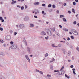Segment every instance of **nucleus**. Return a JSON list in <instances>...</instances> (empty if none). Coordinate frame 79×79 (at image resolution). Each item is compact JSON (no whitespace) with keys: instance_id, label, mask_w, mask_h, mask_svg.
<instances>
[{"instance_id":"obj_28","label":"nucleus","mask_w":79,"mask_h":79,"mask_svg":"<svg viewBox=\"0 0 79 79\" xmlns=\"http://www.w3.org/2000/svg\"><path fill=\"white\" fill-rule=\"evenodd\" d=\"M56 35H58V36H59V35H60V34H59V33L58 32H56Z\"/></svg>"},{"instance_id":"obj_15","label":"nucleus","mask_w":79,"mask_h":79,"mask_svg":"<svg viewBox=\"0 0 79 79\" xmlns=\"http://www.w3.org/2000/svg\"><path fill=\"white\" fill-rule=\"evenodd\" d=\"M4 55V53L2 52H0V55Z\"/></svg>"},{"instance_id":"obj_29","label":"nucleus","mask_w":79,"mask_h":79,"mask_svg":"<svg viewBox=\"0 0 79 79\" xmlns=\"http://www.w3.org/2000/svg\"><path fill=\"white\" fill-rule=\"evenodd\" d=\"M61 72V74H63L64 73V72L63 70H62Z\"/></svg>"},{"instance_id":"obj_45","label":"nucleus","mask_w":79,"mask_h":79,"mask_svg":"<svg viewBox=\"0 0 79 79\" xmlns=\"http://www.w3.org/2000/svg\"><path fill=\"white\" fill-rule=\"evenodd\" d=\"M73 5H76V2H73Z\"/></svg>"},{"instance_id":"obj_23","label":"nucleus","mask_w":79,"mask_h":79,"mask_svg":"<svg viewBox=\"0 0 79 79\" xmlns=\"http://www.w3.org/2000/svg\"><path fill=\"white\" fill-rule=\"evenodd\" d=\"M50 68L52 70H53V66L51 65L50 66Z\"/></svg>"},{"instance_id":"obj_33","label":"nucleus","mask_w":79,"mask_h":79,"mask_svg":"<svg viewBox=\"0 0 79 79\" xmlns=\"http://www.w3.org/2000/svg\"><path fill=\"white\" fill-rule=\"evenodd\" d=\"M48 55V53H46L45 55V57H47Z\"/></svg>"},{"instance_id":"obj_8","label":"nucleus","mask_w":79,"mask_h":79,"mask_svg":"<svg viewBox=\"0 0 79 79\" xmlns=\"http://www.w3.org/2000/svg\"><path fill=\"white\" fill-rule=\"evenodd\" d=\"M36 72H39V73H40V74H43V73L42 71H40L37 69L36 70Z\"/></svg>"},{"instance_id":"obj_35","label":"nucleus","mask_w":79,"mask_h":79,"mask_svg":"<svg viewBox=\"0 0 79 79\" xmlns=\"http://www.w3.org/2000/svg\"><path fill=\"white\" fill-rule=\"evenodd\" d=\"M71 38L72 39H74V36H71Z\"/></svg>"},{"instance_id":"obj_11","label":"nucleus","mask_w":79,"mask_h":79,"mask_svg":"<svg viewBox=\"0 0 79 79\" xmlns=\"http://www.w3.org/2000/svg\"><path fill=\"white\" fill-rule=\"evenodd\" d=\"M17 2L16 1H13L11 3V4L12 5H14V4H15V3H16Z\"/></svg>"},{"instance_id":"obj_14","label":"nucleus","mask_w":79,"mask_h":79,"mask_svg":"<svg viewBox=\"0 0 79 79\" xmlns=\"http://www.w3.org/2000/svg\"><path fill=\"white\" fill-rule=\"evenodd\" d=\"M3 47L4 48H6L7 47V46H6V44L4 43L3 44Z\"/></svg>"},{"instance_id":"obj_18","label":"nucleus","mask_w":79,"mask_h":79,"mask_svg":"<svg viewBox=\"0 0 79 79\" xmlns=\"http://www.w3.org/2000/svg\"><path fill=\"white\" fill-rule=\"evenodd\" d=\"M72 11L73 13H76V12H75V10H74V9H72Z\"/></svg>"},{"instance_id":"obj_22","label":"nucleus","mask_w":79,"mask_h":79,"mask_svg":"<svg viewBox=\"0 0 79 79\" xmlns=\"http://www.w3.org/2000/svg\"><path fill=\"white\" fill-rule=\"evenodd\" d=\"M55 28L54 27L53 28V29L52 30V31L54 32H55Z\"/></svg>"},{"instance_id":"obj_60","label":"nucleus","mask_w":79,"mask_h":79,"mask_svg":"<svg viewBox=\"0 0 79 79\" xmlns=\"http://www.w3.org/2000/svg\"><path fill=\"white\" fill-rule=\"evenodd\" d=\"M27 5H26L25 6V9H26V8H27Z\"/></svg>"},{"instance_id":"obj_32","label":"nucleus","mask_w":79,"mask_h":79,"mask_svg":"<svg viewBox=\"0 0 79 79\" xmlns=\"http://www.w3.org/2000/svg\"><path fill=\"white\" fill-rule=\"evenodd\" d=\"M56 7V6H55V5H52V8H55Z\"/></svg>"},{"instance_id":"obj_37","label":"nucleus","mask_w":79,"mask_h":79,"mask_svg":"<svg viewBox=\"0 0 79 79\" xmlns=\"http://www.w3.org/2000/svg\"><path fill=\"white\" fill-rule=\"evenodd\" d=\"M0 30L1 31H3V28L2 27H0Z\"/></svg>"},{"instance_id":"obj_31","label":"nucleus","mask_w":79,"mask_h":79,"mask_svg":"<svg viewBox=\"0 0 79 79\" xmlns=\"http://www.w3.org/2000/svg\"><path fill=\"white\" fill-rule=\"evenodd\" d=\"M0 42H1V43H3L4 42H3V40H0Z\"/></svg>"},{"instance_id":"obj_12","label":"nucleus","mask_w":79,"mask_h":79,"mask_svg":"<svg viewBox=\"0 0 79 79\" xmlns=\"http://www.w3.org/2000/svg\"><path fill=\"white\" fill-rule=\"evenodd\" d=\"M55 60L54 58H53L50 61V63H52L53 62V61H55Z\"/></svg>"},{"instance_id":"obj_27","label":"nucleus","mask_w":79,"mask_h":79,"mask_svg":"<svg viewBox=\"0 0 79 79\" xmlns=\"http://www.w3.org/2000/svg\"><path fill=\"white\" fill-rule=\"evenodd\" d=\"M64 69V66H62L61 69L60 70V71H61L62 70H63V69Z\"/></svg>"},{"instance_id":"obj_62","label":"nucleus","mask_w":79,"mask_h":79,"mask_svg":"<svg viewBox=\"0 0 79 79\" xmlns=\"http://www.w3.org/2000/svg\"><path fill=\"white\" fill-rule=\"evenodd\" d=\"M21 47L22 49H24V48H23V45H21Z\"/></svg>"},{"instance_id":"obj_64","label":"nucleus","mask_w":79,"mask_h":79,"mask_svg":"<svg viewBox=\"0 0 79 79\" xmlns=\"http://www.w3.org/2000/svg\"><path fill=\"white\" fill-rule=\"evenodd\" d=\"M68 13H69V14H71V11L69 10V11H68Z\"/></svg>"},{"instance_id":"obj_4","label":"nucleus","mask_w":79,"mask_h":79,"mask_svg":"<svg viewBox=\"0 0 79 79\" xmlns=\"http://www.w3.org/2000/svg\"><path fill=\"white\" fill-rule=\"evenodd\" d=\"M41 35H46L47 33L44 31H42L40 33Z\"/></svg>"},{"instance_id":"obj_55","label":"nucleus","mask_w":79,"mask_h":79,"mask_svg":"<svg viewBox=\"0 0 79 79\" xmlns=\"http://www.w3.org/2000/svg\"><path fill=\"white\" fill-rule=\"evenodd\" d=\"M34 18H37V16L35 15L34 16Z\"/></svg>"},{"instance_id":"obj_52","label":"nucleus","mask_w":79,"mask_h":79,"mask_svg":"<svg viewBox=\"0 0 79 79\" xmlns=\"http://www.w3.org/2000/svg\"><path fill=\"white\" fill-rule=\"evenodd\" d=\"M39 38H40V39H42V38H43V37H42V36H40L39 37Z\"/></svg>"},{"instance_id":"obj_7","label":"nucleus","mask_w":79,"mask_h":79,"mask_svg":"<svg viewBox=\"0 0 79 79\" xmlns=\"http://www.w3.org/2000/svg\"><path fill=\"white\" fill-rule=\"evenodd\" d=\"M29 17L27 16H26L25 18H24V21H27L29 19Z\"/></svg>"},{"instance_id":"obj_53","label":"nucleus","mask_w":79,"mask_h":79,"mask_svg":"<svg viewBox=\"0 0 79 79\" xmlns=\"http://www.w3.org/2000/svg\"><path fill=\"white\" fill-rule=\"evenodd\" d=\"M56 13H60V11L59 10H57L56 11Z\"/></svg>"},{"instance_id":"obj_6","label":"nucleus","mask_w":79,"mask_h":79,"mask_svg":"<svg viewBox=\"0 0 79 79\" xmlns=\"http://www.w3.org/2000/svg\"><path fill=\"white\" fill-rule=\"evenodd\" d=\"M11 37L10 35H7L6 37V39L7 40H10L11 39Z\"/></svg>"},{"instance_id":"obj_10","label":"nucleus","mask_w":79,"mask_h":79,"mask_svg":"<svg viewBox=\"0 0 79 79\" xmlns=\"http://www.w3.org/2000/svg\"><path fill=\"white\" fill-rule=\"evenodd\" d=\"M40 4V3L39 2H36L34 3L35 5H39Z\"/></svg>"},{"instance_id":"obj_13","label":"nucleus","mask_w":79,"mask_h":79,"mask_svg":"<svg viewBox=\"0 0 79 79\" xmlns=\"http://www.w3.org/2000/svg\"><path fill=\"white\" fill-rule=\"evenodd\" d=\"M34 26V25L33 24H30V27H33Z\"/></svg>"},{"instance_id":"obj_3","label":"nucleus","mask_w":79,"mask_h":79,"mask_svg":"<svg viewBox=\"0 0 79 79\" xmlns=\"http://www.w3.org/2000/svg\"><path fill=\"white\" fill-rule=\"evenodd\" d=\"M10 48H11V49H16V48H17V45L16 44L11 45Z\"/></svg>"},{"instance_id":"obj_46","label":"nucleus","mask_w":79,"mask_h":79,"mask_svg":"<svg viewBox=\"0 0 79 79\" xmlns=\"http://www.w3.org/2000/svg\"><path fill=\"white\" fill-rule=\"evenodd\" d=\"M10 32L11 34H12V33H13V31H12V30H10Z\"/></svg>"},{"instance_id":"obj_36","label":"nucleus","mask_w":79,"mask_h":79,"mask_svg":"<svg viewBox=\"0 0 79 79\" xmlns=\"http://www.w3.org/2000/svg\"><path fill=\"white\" fill-rule=\"evenodd\" d=\"M21 9L22 10H24V6H22L21 7Z\"/></svg>"},{"instance_id":"obj_48","label":"nucleus","mask_w":79,"mask_h":79,"mask_svg":"<svg viewBox=\"0 0 79 79\" xmlns=\"http://www.w3.org/2000/svg\"><path fill=\"white\" fill-rule=\"evenodd\" d=\"M66 29V28H63V30H64V31H65Z\"/></svg>"},{"instance_id":"obj_40","label":"nucleus","mask_w":79,"mask_h":79,"mask_svg":"<svg viewBox=\"0 0 79 79\" xmlns=\"http://www.w3.org/2000/svg\"><path fill=\"white\" fill-rule=\"evenodd\" d=\"M77 22H76V21H74L73 22V24H76V23H77Z\"/></svg>"},{"instance_id":"obj_17","label":"nucleus","mask_w":79,"mask_h":79,"mask_svg":"<svg viewBox=\"0 0 79 79\" xmlns=\"http://www.w3.org/2000/svg\"><path fill=\"white\" fill-rule=\"evenodd\" d=\"M63 20L64 22H66L67 21V20H66V19H65V18H63Z\"/></svg>"},{"instance_id":"obj_44","label":"nucleus","mask_w":79,"mask_h":79,"mask_svg":"<svg viewBox=\"0 0 79 79\" xmlns=\"http://www.w3.org/2000/svg\"><path fill=\"white\" fill-rule=\"evenodd\" d=\"M16 34H17V32H15L14 33V35H16Z\"/></svg>"},{"instance_id":"obj_16","label":"nucleus","mask_w":79,"mask_h":79,"mask_svg":"<svg viewBox=\"0 0 79 79\" xmlns=\"http://www.w3.org/2000/svg\"><path fill=\"white\" fill-rule=\"evenodd\" d=\"M63 53L64 55H65V54H67V52L65 51V50H64L63 51Z\"/></svg>"},{"instance_id":"obj_2","label":"nucleus","mask_w":79,"mask_h":79,"mask_svg":"<svg viewBox=\"0 0 79 79\" xmlns=\"http://www.w3.org/2000/svg\"><path fill=\"white\" fill-rule=\"evenodd\" d=\"M71 31L72 32H73V34L75 35H78V33H77V31L75 29H72Z\"/></svg>"},{"instance_id":"obj_59","label":"nucleus","mask_w":79,"mask_h":79,"mask_svg":"<svg viewBox=\"0 0 79 79\" xmlns=\"http://www.w3.org/2000/svg\"><path fill=\"white\" fill-rule=\"evenodd\" d=\"M59 27L60 28H62V26H61V25H59Z\"/></svg>"},{"instance_id":"obj_63","label":"nucleus","mask_w":79,"mask_h":79,"mask_svg":"<svg viewBox=\"0 0 79 79\" xmlns=\"http://www.w3.org/2000/svg\"><path fill=\"white\" fill-rule=\"evenodd\" d=\"M44 13H45V12L44 11H42V14H44Z\"/></svg>"},{"instance_id":"obj_41","label":"nucleus","mask_w":79,"mask_h":79,"mask_svg":"<svg viewBox=\"0 0 79 79\" xmlns=\"http://www.w3.org/2000/svg\"><path fill=\"white\" fill-rule=\"evenodd\" d=\"M14 43V42H13V41H11L10 42V44H13Z\"/></svg>"},{"instance_id":"obj_49","label":"nucleus","mask_w":79,"mask_h":79,"mask_svg":"<svg viewBox=\"0 0 79 79\" xmlns=\"http://www.w3.org/2000/svg\"><path fill=\"white\" fill-rule=\"evenodd\" d=\"M17 7H19V8H21V6H20L18 5Z\"/></svg>"},{"instance_id":"obj_1","label":"nucleus","mask_w":79,"mask_h":79,"mask_svg":"<svg viewBox=\"0 0 79 79\" xmlns=\"http://www.w3.org/2000/svg\"><path fill=\"white\" fill-rule=\"evenodd\" d=\"M46 31L47 33L49 35H52V32H51V31L49 29H46Z\"/></svg>"},{"instance_id":"obj_9","label":"nucleus","mask_w":79,"mask_h":79,"mask_svg":"<svg viewBox=\"0 0 79 79\" xmlns=\"http://www.w3.org/2000/svg\"><path fill=\"white\" fill-rule=\"evenodd\" d=\"M27 50L28 53H30V52H31V49L30 48L27 47Z\"/></svg>"},{"instance_id":"obj_47","label":"nucleus","mask_w":79,"mask_h":79,"mask_svg":"<svg viewBox=\"0 0 79 79\" xmlns=\"http://www.w3.org/2000/svg\"><path fill=\"white\" fill-rule=\"evenodd\" d=\"M42 6H45V4H43L42 5Z\"/></svg>"},{"instance_id":"obj_58","label":"nucleus","mask_w":79,"mask_h":79,"mask_svg":"<svg viewBox=\"0 0 79 79\" xmlns=\"http://www.w3.org/2000/svg\"><path fill=\"white\" fill-rule=\"evenodd\" d=\"M46 79H51V78H50L48 77H46Z\"/></svg>"},{"instance_id":"obj_57","label":"nucleus","mask_w":79,"mask_h":79,"mask_svg":"<svg viewBox=\"0 0 79 79\" xmlns=\"http://www.w3.org/2000/svg\"><path fill=\"white\" fill-rule=\"evenodd\" d=\"M3 19V18L2 17H0V20H2Z\"/></svg>"},{"instance_id":"obj_25","label":"nucleus","mask_w":79,"mask_h":79,"mask_svg":"<svg viewBox=\"0 0 79 79\" xmlns=\"http://www.w3.org/2000/svg\"><path fill=\"white\" fill-rule=\"evenodd\" d=\"M25 56L26 59H27V58H29V57L28 56V55H26Z\"/></svg>"},{"instance_id":"obj_42","label":"nucleus","mask_w":79,"mask_h":79,"mask_svg":"<svg viewBox=\"0 0 79 79\" xmlns=\"http://www.w3.org/2000/svg\"><path fill=\"white\" fill-rule=\"evenodd\" d=\"M74 67V66L73 65H71V66H70V68H73V67Z\"/></svg>"},{"instance_id":"obj_54","label":"nucleus","mask_w":79,"mask_h":79,"mask_svg":"<svg viewBox=\"0 0 79 79\" xmlns=\"http://www.w3.org/2000/svg\"><path fill=\"white\" fill-rule=\"evenodd\" d=\"M67 40H70V38L69 37H68Z\"/></svg>"},{"instance_id":"obj_61","label":"nucleus","mask_w":79,"mask_h":79,"mask_svg":"<svg viewBox=\"0 0 79 79\" xmlns=\"http://www.w3.org/2000/svg\"><path fill=\"white\" fill-rule=\"evenodd\" d=\"M2 23H3V22H4V20L3 19H2Z\"/></svg>"},{"instance_id":"obj_30","label":"nucleus","mask_w":79,"mask_h":79,"mask_svg":"<svg viewBox=\"0 0 79 79\" xmlns=\"http://www.w3.org/2000/svg\"><path fill=\"white\" fill-rule=\"evenodd\" d=\"M48 8H50V7H52V5L49 4L48 6Z\"/></svg>"},{"instance_id":"obj_34","label":"nucleus","mask_w":79,"mask_h":79,"mask_svg":"<svg viewBox=\"0 0 79 79\" xmlns=\"http://www.w3.org/2000/svg\"><path fill=\"white\" fill-rule=\"evenodd\" d=\"M47 77H52V76L49 74L47 75Z\"/></svg>"},{"instance_id":"obj_56","label":"nucleus","mask_w":79,"mask_h":79,"mask_svg":"<svg viewBox=\"0 0 79 79\" xmlns=\"http://www.w3.org/2000/svg\"><path fill=\"white\" fill-rule=\"evenodd\" d=\"M65 31H66V32H68V30L66 28V29H65Z\"/></svg>"},{"instance_id":"obj_38","label":"nucleus","mask_w":79,"mask_h":79,"mask_svg":"<svg viewBox=\"0 0 79 79\" xmlns=\"http://www.w3.org/2000/svg\"><path fill=\"white\" fill-rule=\"evenodd\" d=\"M60 71L59 70H54V73H56V72H60Z\"/></svg>"},{"instance_id":"obj_19","label":"nucleus","mask_w":79,"mask_h":79,"mask_svg":"<svg viewBox=\"0 0 79 79\" xmlns=\"http://www.w3.org/2000/svg\"><path fill=\"white\" fill-rule=\"evenodd\" d=\"M48 39H49V37L48 36L45 37V39H46V40H48Z\"/></svg>"},{"instance_id":"obj_50","label":"nucleus","mask_w":79,"mask_h":79,"mask_svg":"<svg viewBox=\"0 0 79 79\" xmlns=\"http://www.w3.org/2000/svg\"><path fill=\"white\" fill-rule=\"evenodd\" d=\"M73 73L75 75V74H76V73L75 72V71H73Z\"/></svg>"},{"instance_id":"obj_24","label":"nucleus","mask_w":79,"mask_h":79,"mask_svg":"<svg viewBox=\"0 0 79 79\" xmlns=\"http://www.w3.org/2000/svg\"><path fill=\"white\" fill-rule=\"evenodd\" d=\"M70 54H71V52L69 51L68 52V56H69L70 55Z\"/></svg>"},{"instance_id":"obj_26","label":"nucleus","mask_w":79,"mask_h":79,"mask_svg":"<svg viewBox=\"0 0 79 79\" xmlns=\"http://www.w3.org/2000/svg\"><path fill=\"white\" fill-rule=\"evenodd\" d=\"M35 12V14H37V13H39V10H36Z\"/></svg>"},{"instance_id":"obj_20","label":"nucleus","mask_w":79,"mask_h":79,"mask_svg":"<svg viewBox=\"0 0 79 79\" xmlns=\"http://www.w3.org/2000/svg\"><path fill=\"white\" fill-rule=\"evenodd\" d=\"M27 60L28 61L29 63H31V60H30L29 58H28L27 59Z\"/></svg>"},{"instance_id":"obj_21","label":"nucleus","mask_w":79,"mask_h":79,"mask_svg":"<svg viewBox=\"0 0 79 79\" xmlns=\"http://www.w3.org/2000/svg\"><path fill=\"white\" fill-rule=\"evenodd\" d=\"M61 45H62L61 44H59L58 45V47H61Z\"/></svg>"},{"instance_id":"obj_51","label":"nucleus","mask_w":79,"mask_h":79,"mask_svg":"<svg viewBox=\"0 0 79 79\" xmlns=\"http://www.w3.org/2000/svg\"><path fill=\"white\" fill-rule=\"evenodd\" d=\"M52 47H55V45L54 44H53L52 45Z\"/></svg>"},{"instance_id":"obj_5","label":"nucleus","mask_w":79,"mask_h":79,"mask_svg":"<svg viewBox=\"0 0 79 79\" xmlns=\"http://www.w3.org/2000/svg\"><path fill=\"white\" fill-rule=\"evenodd\" d=\"M19 27L21 29H24V25L23 24H20L19 26Z\"/></svg>"},{"instance_id":"obj_39","label":"nucleus","mask_w":79,"mask_h":79,"mask_svg":"<svg viewBox=\"0 0 79 79\" xmlns=\"http://www.w3.org/2000/svg\"><path fill=\"white\" fill-rule=\"evenodd\" d=\"M64 16L63 15H60V18H63V17H64Z\"/></svg>"},{"instance_id":"obj_43","label":"nucleus","mask_w":79,"mask_h":79,"mask_svg":"<svg viewBox=\"0 0 79 79\" xmlns=\"http://www.w3.org/2000/svg\"><path fill=\"white\" fill-rule=\"evenodd\" d=\"M77 50V51H79V47H77V48H76Z\"/></svg>"}]
</instances>
